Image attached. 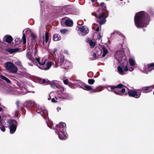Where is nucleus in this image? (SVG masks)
Here are the masks:
<instances>
[{
  "instance_id": "obj_1",
  "label": "nucleus",
  "mask_w": 154,
  "mask_h": 154,
  "mask_svg": "<svg viewBox=\"0 0 154 154\" xmlns=\"http://www.w3.org/2000/svg\"><path fill=\"white\" fill-rule=\"evenodd\" d=\"M114 57L120 63V66H119L117 68L118 72L122 75L127 73L128 70V62L124 51L122 50L116 51L115 53Z\"/></svg>"
},
{
  "instance_id": "obj_2",
  "label": "nucleus",
  "mask_w": 154,
  "mask_h": 154,
  "mask_svg": "<svg viewBox=\"0 0 154 154\" xmlns=\"http://www.w3.org/2000/svg\"><path fill=\"white\" fill-rule=\"evenodd\" d=\"M134 20L136 26L140 28L146 27L149 23L150 18L147 14L144 11H141L136 14Z\"/></svg>"
},
{
  "instance_id": "obj_3",
  "label": "nucleus",
  "mask_w": 154,
  "mask_h": 154,
  "mask_svg": "<svg viewBox=\"0 0 154 154\" xmlns=\"http://www.w3.org/2000/svg\"><path fill=\"white\" fill-rule=\"evenodd\" d=\"M66 124L61 122L56 126L55 131L58 135L59 138L61 140H64L67 137V134L65 132Z\"/></svg>"
},
{
  "instance_id": "obj_4",
  "label": "nucleus",
  "mask_w": 154,
  "mask_h": 154,
  "mask_svg": "<svg viewBox=\"0 0 154 154\" xmlns=\"http://www.w3.org/2000/svg\"><path fill=\"white\" fill-rule=\"evenodd\" d=\"M107 89L109 91H112L117 95H122L126 94L125 93V89L123 88V85L122 84H119L116 86H108Z\"/></svg>"
},
{
  "instance_id": "obj_5",
  "label": "nucleus",
  "mask_w": 154,
  "mask_h": 154,
  "mask_svg": "<svg viewBox=\"0 0 154 154\" xmlns=\"http://www.w3.org/2000/svg\"><path fill=\"white\" fill-rule=\"evenodd\" d=\"M35 59L39 64V66H37L38 67L42 70H48L50 69L52 65V63L51 62H48L45 64L47 59L45 57L41 59L35 57Z\"/></svg>"
},
{
  "instance_id": "obj_6",
  "label": "nucleus",
  "mask_w": 154,
  "mask_h": 154,
  "mask_svg": "<svg viewBox=\"0 0 154 154\" xmlns=\"http://www.w3.org/2000/svg\"><path fill=\"white\" fill-rule=\"evenodd\" d=\"M55 62L58 65L61 66V67L65 69H68L71 66V62L68 60H64L63 56H60L59 58L54 60Z\"/></svg>"
},
{
  "instance_id": "obj_7",
  "label": "nucleus",
  "mask_w": 154,
  "mask_h": 154,
  "mask_svg": "<svg viewBox=\"0 0 154 154\" xmlns=\"http://www.w3.org/2000/svg\"><path fill=\"white\" fill-rule=\"evenodd\" d=\"M6 69L9 72L15 73L18 71L17 67L12 63L11 62H8L5 64V66Z\"/></svg>"
},
{
  "instance_id": "obj_8",
  "label": "nucleus",
  "mask_w": 154,
  "mask_h": 154,
  "mask_svg": "<svg viewBox=\"0 0 154 154\" xmlns=\"http://www.w3.org/2000/svg\"><path fill=\"white\" fill-rule=\"evenodd\" d=\"M92 15L94 16L96 18L98 19L97 20V22L99 23L100 25L104 24L105 23L106 21V18L107 17H105V14L104 13H102L99 17L94 12L92 13Z\"/></svg>"
},
{
  "instance_id": "obj_9",
  "label": "nucleus",
  "mask_w": 154,
  "mask_h": 154,
  "mask_svg": "<svg viewBox=\"0 0 154 154\" xmlns=\"http://www.w3.org/2000/svg\"><path fill=\"white\" fill-rule=\"evenodd\" d=\"M77 28L79 35H86L89 31L88 28L87 26H78Z\"/></svg>"
},
{
  "instance_id": "obj_10",
  "label": "nucleus",
  "mask_w": 154,
  "mask_h": 154,
  "mask_svg": "<svg viewBox=\"0 0 154 154\" xmlns=\"http://www.w3.org/2000/svg\"><path fill=\"white\" fill-rule=\"evenodd\" d=\"M9 128L11 134H13L15 131L17 126V122L14 120H10L9 121Z\"/></svg>"
},
{
  "instance_id": "obj_11",
  "label": "nucleus",
  "mask_w": 154,
  "mask_h": 154,
  "mask_svg": "<svg viewBox=\"0 0 154 154\" xmlns=\"http://www.w3.org/2000/svg\"><path fill=\"white\" fill-rule=\"evenodd\" d=\"M128 94L129 96L138 98L141 95V92L139 90H135L128 91Z\"/></svg>"
},
{
  "instance_id": "obj_12",
  "label": "nucleus",
  "mask_w": 154,
  "mask_h": 154,
  "mask_svg": "<svg viewBox=\"0 0 154 154\" xmlns=\"http://www.w3.org/2000/svg\"><path fill=\"white\" fill-rule=\"evenodd\" d=\"M143 68H141V70L144 73H148L149 72L154 69V63H151L148 65V68L146 69L145 65L143 66Z\"/></svg>"
},
{
  "instance_id": "obj_13",
  "label": "nucleus",
  "mask_w": 154,
  "mask_h": 154,
  "mask_svg": "<svg viewBox=\"0 0 154 154\" xmlns=\"http://www.w3.org/2000/svg\"><path fill=\"white\" fill-rule=\"evenodd\" d=\"M25 105L26 107L29 108L31 106H33L36 110L38 109V105L36 104L35 103L32 101H29L26 102L25 103Z\"/></svg>"
},
{
  "instance_id": "obj_14",
  "label": "nucleus",
  "mask_w": 154,
  "mask_h": 154,
  "mask_svg": "<svg viewBox=\"0 0 154 154\" xmlns=\"http://www.w3.org/2000/svg\"><path fill=\"white\" fill-rule=\"evenodd\" d=\"M50 85L53 88H55L56 87L58 88H60L61 90H64V88L60 85L59 82L56 81H53L50 84Z\"/></svg>"
},
{
  "instance_id": "obj_15",
  "label": "nucleus",
  "mask_w": 154,
  "mask_h": 154,
  "mask_svg": "<svg viewBox=\"0 0 154 154\" xmlns=\"http://www.w3.org/2000/svg\"><path fill=\"white\" fill-rule=\"evenodd\" d=\"M153 88H154V85L143 87L142 88L141 90L143 92L147 93L152 91Z\"/></svg>"
},
{
  "instance_id": "obj_16",
  "label": "nucleus",
  "mask_w": 154,
  "mask_h": 154,
  "mask_svg": "<svg viewBox=\"0 0 154 154\" xmlns=\"http://www.w3.org/2000/svg\"><path fill=\"white\" fill-rule=\"evenodd\" d=\"M58 97L59 98L65 99H69L71 98L70 95L62 92H61Z\"/></svg>"
},
{
  "instance_id": "obj_17",
  "label": "nucleus",
  "mask_w": 154,
  "mask_h": 154,
  "mask_svg": "<svg viewBox=\"0 0 154 154\" xmlns=\"http://www.w3.org/2000/svg\"><path fill=\"white\" fill-rule=\"evenodd\" d=\"M31 32V29L29 28L25 29L23 31V35L22 37V39L23 41V44H25L26 42L25 33L26 34H29Z\"/></svg>"
},
{
  "instance_id": "obj_18",
  "label": "nucleus",
  "mask_w": 154,
  "mask_h": 154,
  "mask_svg": "<svg viewBox=\"0 0 154 154\" xmlns=\"http://www.w3.org/2000/svg\"><path fill=\"white\" fill-rule=\"evenodd\" d=\"M65 18H63L62 19L61 23H62L63 22L65 21L66 25L67 26H71L73 25V23L72 20H66L65 21Z\"/></svg>"
},
{
  "instance_id": "obj_19",
  "label": "nucleus",
  "mask_w": 154,
  "mask_h": 154,
  "mask_svg": "<svg viewBox=\"0 0 154 154\" xmlns=\"http://www.w3.org/2000/svg\"><path fill=\"white\" fill-rule=\"evenodd\" d=\"M4 40H5L8 43H11L13 40V38L11 36L9 35H6L4 37Z\"/></svg>"
},
{
  "instance_id": "obj_20",
  "label": "nucleus",
  "mask_w": 154,
  "mask_h": 154,
  "mask_svg": "<svg viewBox=\"0 0 154 154\" xmlns=\"http://www.w3.org/2000/svg\"><path fill=\"white\" fill-rule=\"evenodd\" d=\"M44 41L43 42V45H45V42L47 43L49 40V35L48 33L46 32L45 33V36L43 37Z\"/></svg>"
},
{
  "instance_id": "obj_21",
  "label": "nucleus",
  "mask_w": 154,
  "mask_h": 154,
  "mask_svg": "<svg viewBox=\"0 0 154 154\" xmlns=\"http://www.w3.org/2000/svg\"><path fill=\"white\" fill-rule=\"evenodd\" d=\"M86 42L89 44L91 48H94V47L96 43L95 42L92 41L90 39H87Z\"/></svg>"
},
{
  "instance_id": "obj_22",
  "label": "nucleus",
  "mask_w": 154,
  "mask_h": 154,
  "mask_svg": "<svg viewBox=\"0 0 154 154\" xmlns=\"http://www.w3.org/2000/svg\"><path fill=\"white\" fill-rule=\"evenodd\" d=\"M40 110L41 111H38V110H39V109L38 108L37 109V110H36L37 111V112L38 113H40L42 116H43L44 115H48V112L45 109L42 110V109H40Z\"/></svg>"
},
{
  "instance_id": "obj_23",
  "label": "nucleus",
  "mask_w": 154,
  "mask_h": 154,
  "mask_svg": "<svg viewBox=\"0 0 154 154\" xmlns=\"http://www.w3.org/2000/svg\"><path fill=\"white\" fill-rule=\"evenodd\" d=\"M82 88L83 89L86 91H89L92 90V87L88 85H85Z\"/></svg>"
},
{
  "instance_id": "obj_24",
  "label": "nucleus",
  "mask_w": 154,
  "mask_h": 154,
  "mask_svg": "<svg viewBox=\"0 0 154 154\" xmlns=\"http://www.w3.org/2000/svg\"><path fill=\"white\" fill-rule=\"evenodd\" d=\"M32 51V50L29 51V52L27 54V56L29 59L31 61L33 62L34 60V58L32 57L31 53Z\"/></svg>"
},
{
  "instance_id": "obj_25",
  "label": "nucleus",
  "mask_w": 154,
  "mask_h": 154,
  "mask_svg": "<svg viewBox=\"0 0 154 154\" xmlns=\"http://www.w3.org/2000/svg\"><path fill=\"white\" fill-rule=\"evenodd\" d=\"M53 39L54 41H57L60 40L61 39V37L59 35L56 34L54 35Z\"/></svg>"
},
{
  "instance_id": "obj_26",
  "label": "nucleus",
  "mask_w": 154,
  "mask_h": 154,
  "mask_svg": "<svg viewBox=\"0 0 154 154\" xmlns=\"http://www.w3.org/2000/svg\"><path fill=\"white\" fill-rule=\"evenodd\" d=\"M18 49L16 48H8L6 49V51L8 52H9L10 54H13L14 52L18 51Z\"/></svg>"
},
{
  "instance_id": "obj_27",
  "label": "nucleus",
  "mask_w": 154,
  "mask_h": 154,
  "mask_svg": "<svg viewBox=\"0 0 154 154\" xmlns=\"http://www.w3.org/2000/svg\"><path fill=\"white\" fill-rule=\"evenodd\" d=\"M129 63L131 66H134L135 65V60L132 58H129Z\"/></svg>"
},
{
  "instance_id": "obj_28",
  "label": "nucleus",
  "mask_w": 154,
  "mask_h": 154,
  "mask_svg": "<svg viewBox=\"0 0 154 154\" xmlns=\"http://www.w3.org/2000/svg\"><path fill=\"white\" fill-rule=\"evenodd\" d=\"M103 54L102 55L103 57H104L108 53L107 50L104 47L103 48Z\"/></svg>"
},
{
  "instance_id": "obj_29",
  "label": "nucleus",
  "mask_w": 154,
  "mask_h": 154,
  "mask_svg": "<svg viewBox=\"0 0 154 154\" xmlns=\"http://www.w3.org/2000/svg\"><path fill=\"white\" fill-rule=\"evenodd\" d=\"M1 78L2 79L5 80L8 83H10V81L6 77L2 75L1 76Z\"/></svg>"
},
{
  "instance_id": "obj_30",
  "label": "nucleus",
  "mask_w": 154,
  "mask_h": 154,
  "mask_svg": "<svg viewBox=\"0 0 154 154\" xmlns=\"http://www.w3.org/2000/svg\"><path fill=\"white\" fill-rule=\"evenodd\" d=\"M102 87H98L93 90L94 92H99L102 91Z\"/></svg>"
},
{
  "instance_id": "obj_31",
  "label": "nucleus",
  "mask_w": 154,
  "mask_h": 154,
  "mask_svg": "<svg viewBox=\"0 0 154 154\" xmlns=\"http://www.w3.org/2000/svg\"><path fill=\"white\" fill-rule=\"evenodd\" d=\"M15 64L19 66L20 68H22V65L21 62L19 61L16 62Z\"/></svg>"
},
{
  "instance_id": "obj_32",
  "label": "nucleus",
  "mask_w": 154,
  "mask_h": 154,
  "mask_svg": "<svg viewBox=\"0 0 154 154\" xmlns=\"http://www.w3.org/2000/svg\"><path fill=\"white\" fill-rule=\"evenodd\" d=\"M95 82V80L92 79H89L88 80V83L90 85L93 84Z\"/></svg>"
},
{
  "instance_id": "obj_33",
  "label": "nucleus",
  "mask_w": 154,
  "mask_h": 154,
  "mask_svg": "<svg viewBox=\"0 0 154 154\" xmlns=\"http://www.w3.org/2000/svg\"><path fill=\"white\" fill-rule=\"evenodd\" d=\"M92 56L93 57L92 58L93 60H95L96 59L98 58V56H97L96 54L94 52L93 53Z\"/></svg>"
},
{
  "instance_id": "obj_34",
  "label": "nucleus",
  "mask_w": 154,
  "mask_h": 154,
  "mask_svg": "<svg viewBox=\"0 0 154 154\" xmlns=\"http://www.w3.org/2000/svg\"><path fill=\"white\" fill-rule=\"evenodd\" d=\"M75 84L77 85L78 86H81V85L82 83L81 81L79 80V81H76L75 83Z\"/></svg>"
},
{
  "instance_id": "obj_35",
  "label": "nucleus",
  "mask_w": 154,
  "mask_h": 154,
  "mask_svg": "<svg viewBox=\"0 0 154 154\" xmlns=\"http://www.w3.org/2000/svg\"><path fill=\"white\" fill-rule=\"evenodd\" d=\"M68 30L66 29H61L60 30V32L63 34H64L66 33Z\"/></svg>"
},
{
  "instance_id": "obj_36",
  "label": "nucleus",
  "mask_w": 154,
  "mask_h": 154,
  "mask_svg": "<svg viewBox=\"0 0 154 154\" xmlns=\"http://www.w3.org/2000/svg\"><path fill=\"white\" fill-rule=\"evenodd\" d=\"M57 51V50L56 49H54V50L53 51V54L54 55V56H55V60L56 59H57V58H59V57H60V56H59L58 57H57V56H56V53Z\"/></svg>"
},
{
  "instance_id": "obj_37",
  "label": "nucleus",
  "mask_w": 154,
  "mask_h": 154,
  "mask_svg": "<svg viewBox=\"0 0 154 154\" xmlns=\"http://www.w3.org/2000/svg\"><path fill=\"white\" fill-rule=\"evenodd\" d=\"M100 5L102 6V7L103 9H105L106 8V5L103 2H101L100 3Z\"/></svg>"
},
{
  "instance_id": "obj_38",
  "label": "nucleus",
  "mask_w": 154,
  "mask_h": 154,
  "mask_svg": "<svg viewBox=\"0 0 154 154\" xmlns=\"http://www.w3.org/2000/svg\"><path fill=\"white\" fill-rule=\"evenodd\" d=\"M22 90L24 91V92L22 91L21 92V94H26L27 92L25 88H22Z\"/></svg>"
},
{
  "instance_id": "obj_39",
  "label": "nucleus",
  "mask_w": 154,
  "mask_h": 154,
  "mask_svg": "<svg viewBox=\"0 0 154 154\" xmlns=\"http://www.w3.org/2000/svg\"><path fill=\"white\" fill-rule=\"evenodd\" d=\"M46 81L45 79H41L40 80V82L42 84H45L46 83Z\"/></svg>"
},
{
  "instance_id": "obj_40",
  "label": "nucleus",
  "mask_w": 154,
  "mask_h": 154,
  "mask_svg": "<svg viewBox=\"0 0 154 154\" xmlns=\"http://www.w3.org/2000/svg\"><path fill=\"white\" fill-rule=\"evenodd\" d=\"M31 36L33 39H34L35 38V36L32 33H31Z\"/></svg>"
},
{
  "instance_id": "obj_41",
  "label": "nucleus",
  "mask_w": 154,
  "mask_h": 154,
  "mask_svg": "<svg viewBox=\"0 0 154 154\" xmlns=\"http://www.w3.org/2000/svg\"><path fill=\"white\" fill-rule=\"evenodd\" d=\"M64 83L66 85H67L68 84V80L66 79L63 81Z\"/></svg>"
},
{
  "instance_id": "obj_42",
  "label": "nucleus",
  "mask_w": 154,
  "mask_h": 154,
  "mask_svg": "<svg viewBox=\"0 0 154 154\" xmlns=\"http://www.w3.org/2000/svg\"><path fill=\"white\" fill-rule=\"evenodd\" d=\"M134 69V68L132 67H130V68H129V69L128 68V70H129V71H131V72L132 71H133Z\"/></svg>"
},
{
  "instance_id": "obj_43",
  "label": "nucleus",
  "mask_w": 154,
  "mask_h": 154,
  "mask_svg": "<svg viewBox=\"0 0 154 154\" xmlns=\"http://www.w3.org/2000/svg\"><path fill=\"white\" fill-rule=\"evenodd\" d=\"M1 130L3 132H5V127L4 126H2L1 128Z\"/></svg>"
},
{
  "instance_id": "obj_44",
  "label": "nucleus",
  "mask_w": 154,
  "mask_h": 154,
  "mask_svg": "<svg viewBox=\"0 0 154 154\" xmlns=\"http://www.w3.org/2000/svg\"><path fill=\"white\" fill-rule=\"evenodd\" d=\"M51 101L52 102L54 103L56 102L55 99L54 98L52 99Z\"/></svg>"
},
{
  "instance_id": "obj_45",
  "label": "nucleus",
  "mask_w": 154,
  "mask_h": 154,
  "mask_svg": "<svg viewBox=\"0 0 154 154\" xmlns=\"http://www.w3.org/2000/svg\"><path fill=\"white\" fill-rule=\"evenodd\" d=\"M100 30V28L99 27H97V29H96V30L97 32H98Z\"/></svg>"
},
{
  "instance_id": "obj_46",
  "label": "nucleus",
  "mask_w": 154,
  "mask_h": 154,
  "mask_svg": "<svg viewBox=\"0 0 154 154\" xmlns=\"http://www.w3.org/2000/svg\"><path fill=\"white\" fill-rule=\"evenodd\" d=\"M64 53L66 54H68V52L67 51L65 50L64 51Z\"/></svg>"
},
{
  "instance_id": "obj_47",
  "label": "nucleus",
  "mask_w": 154,
  "mask_h": 154,
  "mask_svg": "<svg viewBox=\"0 0 154 154\" xmlns=\"http://www.w3.org/2000/svg\"><path fill=\"white\" fill-rule=\"evenodd\" d=\"M19 102L18 101H17V106L18 108H19L18 104H19Z\"/></svg>"
},
{
  "instance_id": "obj_48",
  "label": "nucleus",
  "mask_w": 154,
  "mask_h": 154,
  "mask_svg": "<svg viewBox=\"0 0 154 154\" xmlns=\"http://www.w3.org/2000/svg\"><path fill=\"white\" fill-rule=\"evenodd\" d=\"M49 97L48 98V100H51V97H50V95H49Z\"/></svg>"
},
{
  "instance_id": "obj_49",
  "label": "nucleus",
  "mask_w": 154,
  "mask_h": 154,
  "mask_svg": "<svg viewBox=\"0 0 154 154\" xmlns=\"http://www.w3.org/2000/svg\"><path fill=\"white\" fill-rule=\"evenodd\" d=\"M58 109H59V110H60L61 109V108H59V107L57 108V110L58 111H59V110H58Z\"/></svg>"
},
{
  "instance_id": "obj_50",
  "label": "nucleus",
  "mask_w": 154,
  "mask_h": 154,
  "mask_svg": "<svg viewBox=\"0 0 154 154\" xmlns=\"http://www.w3.org/2000/svg\"><path fill=\"white\" fill-rule=\"evenodd\" d=\"M2 110V109L0 107V112Z\"/></svg>"
},
{
  "instance_id": "obj_51",
  "label": "nucleus",
  "mask_w": 154,
  "mask_h": 154,
  "mask_svg": "<svg viewBox=\"0 0 154 154\" xmlns=\"http://www.w3.org/2000/svg\"><path fill=\"white\" fill-rule=\"evenodd\" d=\"M91 0L92 2H94L95 1V0Z\"/></svg>"
},
{
  "instance_id": "obj_52",
  "label": "nucleus",
  "mask_w": 154,
  "mask_h": 154,
  "mask_svg": "<svg viewBox=\"0 0 154 154\" xmlns=\"http://www.w3.org/2000/svg\"><path fill=\"white\" fill-rule=\"evenodd\" d=\"M36 54V51H35V54Z\"/></svg>"
},
{
  "instance_id": "obj_53",
  "label": "nucleus",
  "mask_w": 154,
  "mask_h": 154,
  "mask_svg": "<svg viewBox=\"0 0 154 154\" xmlns=\"http://www.w3.org/2000/svg\"><path fill=\"white\" fill-rule=\"evenodd\" d=\"M48 125V127H49L50 128H51V127H49V125Z\"/></svg>"
},
{
  "instance_id": "obj_54",
  "label": "nucleus",
  "mask_w": 154,
  "mask_h": 154,
  "mask_svg": "<svg viewBox=\"0 0 154 154\" xmlns=\"http://www.w3.org/2000/svg\"><path fill=\"white\" fill-rule=\"evenodd\" d=\"M57 67V65H55V67Z\"/></svg>"
},
{
  "instance_id": "obj_55",
  "label": "nucleus",
  "mask_w": 154,
  "mask_h": 154,
  "mask_svg": "<svg viewBox=\"0 0 154 154\" xmlns=\"http://www.w3.org/2000/svg\"><path fill=\"white\" fill-rule=\"evenodd\" d=\"M16 112L17 113H17V112Z\"/></svg>"
},
{
  "instance_id": "obj_56",
  "label": "nucleus",
  "mask_w": 154,
  "mask_h": 154,
  "mask_svg": "<svg viewBox=\"0 0 154 154\" xmlns=\"http://www.w3.org/2000/svg\"><path fill=\"white\" fill-rule=\"evenodd\" d=\"M153 94H154V92H153Z\"/></svg>"
},
{
  "instance_id": "obj_57",
  "label": "nucleus",
  "mask_w": 154,
  "mask_h": 154,
  "mask_svg": "<svg viewBox=\"0 0 154 154\" xmlns=\"http://www.w3.org/2000/svg\"><path fill=\"white\" fill-rule=\"evenodd\" d=\"M16 39H15V40L16 41Z\"/></svg>"
}]
</instances>
